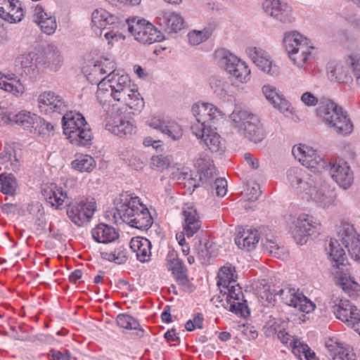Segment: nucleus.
<instances>
[{
  "mask_svg": "<svg viewBox=\"0 0 360 360\" xmlns=\"http://www.w3.org/2000/svg\"><path fill=\"white\" fill-rule=\"evenodd\" d=\"M96 98L106 112H110L112 104L120 103L126 110L130 109L140 111L144 106V101L137 89L131 88V79L128 75H120L112 70L98 83Z\"/></svg>",
  "mask_w": 360,
  "mask_h": 360,
  "instance_id": "nucleus-1",
  "label": "nucleus"
},
{
  "mask_svg": "<svg viewBox=\"0 0 360 360\" xmlns=\"http://www.w3.org/2000/svg\"><path fill=\"white\" fill-rule=\"evenodd\" d=\"M115 209L108 210L105 217L117 224L119 220L140 230L148 229L153 219L148 209L138 197H133L127 192L122 193L114 200Z\"/></svg>",
  "mask_w": 360,
  "mask_h": 360,
  "instance_id": "nucleus-2",
  "label": "nucleus"
},
{
  "mask_svg": "<svg viewBox=\"0 0 360 360\" xmlns=\"http://www.w3.org/2000/svg\"><path fill=\"white\" fill-rule=\"evenodd\" d=\"M286 181L297 194L302 195V198L311 200L319 206L326 207L332 202L326 183L319 174H311L304 168L292 167L286 172Z\"/></svg>",
  "mask_w": 360,
  "mask_h": 360,
  "instance_id": "nucleus-3",
  "label": "nucleus"
},
{
  "mask_svg": "<svg viewBox=\"0 0 360 360\" xmlns=\"http://www.w3.org/2000/svg\"><path fill=\"white\" fill-rule=\"evenodd\" d=\"M316 112L322 122L338 134L347 136L353 131V123L347 112L330 99L322 98Z\"/></svg>",
  "mask_w": 360,
  "mask_h": 360,
  "instance_id": "nucleus-4",
  "label": "nucleus"
},
{
  "mask_svg": "<svg viewBox=\"0 0 360 360\" xmlns=\"http://www.w3.org/2000/svg\"><path fill=\"white\" fill-rule=\"evenodd\" d=\"M62 124L63 133L72 144L84 147L91 145V130L81 113L66 112L63 116Z\"/></svg>",
  "mask_w": 360,
  "mask_h": 360,
  "instance_id": "nucleus-5",
  "label": "nucleus"
},
{
  "mask_svg": "<svg viewBox=\"0 0 360 360\" xmlns=\"http://www.w3.org/2000/svg\"><path fill=\"white\" fill-rule=\"evenodd\" d=\"M230 117L236 127L243 131L244 136L250 141L258 143L264 139V131L257 115L246 110L236 108Z\"/></svg>",
  "mask_w": 360,
  "mask_h": 360,
  "instance_id": "nucleus-6",
  "label": "nucleus"
},
{
  "mask_svg": "<svg viewBox=\"0 0 360 360\" xmlns=\"http://www.w3.org/2000/svg\"><path fill=\"white\" fill-rule=\"evenodd\" d=\"M215 54L219 58V65L231 76L242 83L250 80V70L244 61L224 49L217 50Z\"/></svg>",
  "mask_w": 360,
  "mask_h": 360,
  "instance_id": "nucleus-7",
  "label": "nucleus"
},
{
  "mask_svg": "<svg viewBox=\"0 0 360 360\" xmlns=\"http://www.w3.org/2000/svg\"><path fill=\"white\" fill-rule=\"evenodd\" d=\"M127 24L129 33L136 41L143 44L161 41L164 38L160 30L144 19L128 20Z\"/></svg>",
  "mask_w": 360,
  "mask_h": 360,
  "instance_id": "nucleus-8",
  "label": "nucleus"
},
{
  "mask_svg": "<svg viewBox=\"0 0 360 360\" xmlns=\"http://www.w3.org/2000/svg\"><path fill=\"white\" fill-rule=\"evenodd\" d=\"M66 205V213L68 218L78 226H82L88 221L92 217L96 210L95 202L89 201L84 197L69 200Z\"/></svg>",
  "mask_w": 360,
  "mask_h": 360,
  "instance_id": "nucleus-9",
  "label": "nucleus"
},
{
  "mask_svg": "<svg viewBox=\"0 0 360 360\" xmlns=\"http://www.w3.org/2000/svg\"><path fill=\"white\" fill-rule=\"evenodd\" d=\"M320 229L321 224L314 217L303 214L293 222L290 232L296 242L303 245L307 243L309 236L319 235Z\"/></svg>",
  "mask_w": 360,
  "mask_h": 360,
  "instance_id": "nucleus-10",
  "label": "nucleus"
},
{
  "mask_svg": "<svg viewBox=\"0 0 360 360\" xmlns=\"http://www.w3.org/2000/svg\"><path fill=\"white\" fill-rule=\"evenodd\" d=\"M123 109L124 107H116V104H112L110 112L108 113L115 115L107 121L105 129L120 138H127L135 133V127L130 120L122 117Z\"/></svg>",
  "mask_w": 360,
  "mask_h": 360,
  "instance_id": "nucleus-11",
  "label": "nucleus"
},
{
  "mask_svg": "<svg viewBox=\"0 0 360 360\" xmlns=\"http://www.w3.org/2000/svg\"><path fill=\"white\" fill-rule=\"evenodd\" d=\"M227 291L224 292L226 300L222 306L238 316H245L250 314L247 302L244 300L242 288L238 284H230L224 287Z\"/></svg>",
  "mask_w": 360,
  "mask_h": 360,
  "instance_id": "nucleus-12",
  "label": "nucleus"
},
{
  "mask_svg": "<svg viewBox=\"0 0 360 360\" xmlns=\"http://www.w3.org/2000/svg\"><path fill=\"white\" fill-rule=\"evenodd\" d=\"M330 305L336 318L349 325L354 326L360 323V311L347 300H342L336 295H333Z\"/></svg>",
  "mask_w": 360,
  "mask_h": 360,
  "instance_id": "nucleus-13",
  "label": "nucleus"
},
{
  "mask_svg": "<svg viewBox=\"0 0 360 360\" xmlns=\"http://www.w3.org/2000/svg\"><path fill=\"white\" fill-rule=\"evenodd\" d=\"M276 295H279L285 304L297 308L300 311L307 314L314 311L316 307V305L298 289L286 287L278 290Z\"/></svg>",
  "mask_w": 360,
  "mask_h": 360,
  "instance_id": "nucleus-14",
  "label": "nucleus"
},
{
  "mask_svg": "<svg viewBox=\"0 0 360 360\" xmlns=\"http://www.w3.org/2000/svg\"><path fill=\"white\" fill-rule=\"evenodd\" d=\"M338 233L351 257L360 262V236L356 234L353 226L349 223H342Z\"/></svg>",
  "mask_w": 360,
  "mask_h": 360,
  "instance_id": "nucleus-15",
  "label": "nucleus"
},
{
  "mask_svg": "<svg viewBox=\"0 0 360 360\" xmlns=\"http://www.w3.org/2000/svg\"><path fill=\"white\" fill-rule=\"evenodd\" d=\"M191 110L196 121L208 124L210 128L217 129L223 120L220 110L210 103L194 104Z\"/></svg>",
  "mask_w": 360,
  "mask_h": 360,
  "instance_id": "nucleus-16",
  "label": "nucleus"
},
{
  "mask_svg": "<svg viewBox=\"0 0 360 360\" xmlns=\"http://www.w3.org/2000/svg\"><path fill=\"white\" fill-rule=\"evenodd\" d=\"M39 108L46 113L63 114L67 110L66 101L53 91H44L38 97Z\"/></svg>",
  "mask_w": 360,
  "mask_h": 360,
  "instance_id": "nucleus-17",
  "label": "nucleus"
},
{
  "mask_svg": "<svg viewBox=\"0 0 360 360\" xmlns=\"http://www.w3.org/2000/svg\"><path fill=\"white\" fill-rule=\"evenodd\" d=\"M332 178L344 189L349 188L354 182V174L347 162L339 160L328 163Z\"/></svg>",
  "mask_w": 360,
  "mask_h": 360,
  "instance_id": "nucleus-18",
  "label": "nucleus"
},
{
  "mask_svg": "<svg viewBox=\"0 0 360 360\" xmlns=\"http://www.w3.org/2000/svg\"><path fill=\"white\" fill-rule=\"evenodd\" d=\"M36 56L33 53L20 54L15 59V67L17 70H21L22 75H25L31 81H36L40 77L41 71L36 62Z\"/></svg>",
  "mask_w": 360,
  "mask_h": 360,
  "instance_id": "nucleus-19",
  "label": "nucleus"
},
{
  "mask_svg": "<svg viewBox=\"0 0 360 360\" xmlns=\"http://www.w3.org/2000/svg\"><path fill=\"white\" fill-rule=\"evenodd\" d=\"M247 53L252 60L253 63L262 71L272 76L279 72V68L273 64L269 53L257 47L249 48Z\"/></svg>",
  "mask_w": 360,
  "mask_h": 360,
  "instance_id": "nucleus-20",
  "label": "nucleus"
},
{
  "mask_svg": "<svg viewBox=\"0 0 360 360\" xmlns=\"http://www.w3.org/2000/svg\"><path fill=\"white\" fill-rule=\"evenodd\" d=\"M36 62L41 68L52 71L58 70L63 63V57L54 46H49L40 55L36 57Z\"/></svg>",
  "mask_w": 360,
  "mask_h": 360,
  "instance_id": "nucleus-21",
  "label": "nucleus"
},
{
  "mask_svg": "<svg viewBox=\"0 0 360 360\" xmlns=\"http://www.w3.org/2000/svg\"><path fill=\"white\" fill-rule=\"evenodd\" d=\"M264 8L268 15L283 23H289L293 20L292 8L280 0L266 1L264 4Z\"/></svg>",
  "mask_w": 360,
  "mask_h": 360,
  "instance_id": "nucleus-22",
  "label": "nucleus"
},
{
  "mask_svg": "<svg viewBox=\"0 0 360 360\" xmlns=\"http://www.w3.org/2000/svg\"><path fill=\"white\" fill-rule=\"evenodd\" d=\"M314 50L315 48L313 46H302L300 49L288 52V55L293 64L298 68L303 69L305 71H310L311 65L314 61Z\"/></svg>",
  "mask_w": 360,
  "mask_h": 360,
  "instance_id": "nucleus-23",
  "label": "nucleus"
},
{
  "mask_svg": "<svg viewBox=\"0 0 360 360\" xmlns=\"http://www.w3.org/2000/svg\"><path fill=\"white\" fill-rule=\"evenodd\" d=\"M24 16L21 3L18 0H0V18L10 22H20Z\"/></svg>",
  "mask_w": 360,
  "mask_h": 360,
  "instance_id": "nucleus-24",
  "label": "nucleus"
},
{
  "mask_svg": "<svg viewBox=\"0 0 360 360\" xmlns=\"http://www.w3.org/2000/svg\"><path fill=\"white\" fill-rule=\"evenodd\" d=\"M1 120L6 124L14 123L22 127L23 129L32 127L37 129L39 116L27 111H21L17 114L9 112L2 115Z\"/></svg>",
  "mask_w": 360,
  "mask_h": 360,
  "instance_id": "nucleus-25",
  "label": "nucleus"
},
{
  "mask_svg": "<svg viewBox=\"0 0 360 360\" xmlns=\"http://www.w3.org/2000/svg\"><path fill=\"white\" fill-rule=\"evenodd\" d=\"M183 233L188 238H191L200 229L202 221L197 210L193 206L186 205L183 208Z\"/></svg>",
  "mask_w": 360,
  "mask_h": 360,
  "instance_id": "nucleus-26",
  "label": "nucleus"
},
{
  "mask_svg": "<svg viewBox=\"0 0 360 360\" xmlns=\"http://www.w3.org/2000/svg\"><path fill=\"white\" fill-rule=\"evenodd\" d=\"M148 122L150 127L167 134L173 140H179L183 135L181 126L174 121H165L157 117H153Z\"/></svg>",
  "mask_w": 360,
  "mask_h": 360,
  "instance_id": "nucleus-27",
  "label": "nucleus"
},
{
  "mask_svg": "<svg viewBox=\"0 0 360 360\" xmlns=\"http://www.w3.org/2000/svg\"><path fill=\"white\" fill-rule=\"evenodd\" d=\"M42 194L47 202L50 203L52 207L61 210L63 203H68L70 198L67 193L63 191L62 187L58 186L55 184L44 188Z\"/></svg>",
  "mask_w": 360,
  "mask_h": 360,
  "instance_id": "nucleus-28",
  "label": "nucleus"
},
{
  "mask_svg": "<svg viewBox=\"0 0 360 360\" xmlns=\"http://www.w3.org/2000/svg\"><path fill=\"white\" fill-rule=\"evenodd\" d=\"M33 21L48 35L53 34L57 28L55 17L49 15L40 5H37L34 10Z\"/></svg>",
  "mask_w": 360,
  "mask_h": 360,
  "instance_id": "nucleus-29",
  "label": "nucleus"
},
{
  "mask_svg": "<svg viewBox=\"0 0 360 360\" xmlns=\"http://www.w3.org/2000/svg\"><path fill=\"white\" fill-rule=\"evenodd\" d=\"M117 21V18L116 16L103 8L94 10L91 15L92 28L96 34V29H98L100 32V35L102 34L103 30L110 29V26L115 24Z\"/></svg>",
  "mask_w": 360,
  "mask_h": 360,
  "instance_id": "nucleus-30",
  "label": "nucleus"
},
{
  "mask_svg": "<svg viewBox=\"0 0 360 360\" xmlns=\"http://www.w3.org/2000/svg\"><path fill=\"white\" fill-rule=\"evenodd\" d=\"M92 238L99 243L108 244L119 238L117 230L105 223H99L91 231Z\"/></svg>",
  "mask_w": 360,
  "mask_h": 360,
  "instance_id": "nucleus-31",
  "label": "nucleus"
},
{
  "mask_svg": "<svg viewBox=\"0 0 360 360\" xmlns=\"http://www.w3.org/2000/svg\"><path fill=\"white\" fill-rule=\"evenodd\" d=\"M130 248L136 252V258L141 262H146L150 259L151 243L146 238L134 237L129 243Z\"/></svg>",
  "mask_w": 360,
  "mask_h": 360,
  "instance_id": "nucleus-32",
  "label": "nucleus"
},
{
  "mask_svg": "<svg viewBox=\"0 0 360 360\" xmlns=\"http://www.w3.org/2000/svg\"><path fill=\"white\" fill-rule=\"evenodd\" d=\"M259 238L257 230H243L238 232L235 243L240 249L250 251L256 248Z\"/></svg>",
  "mask_w": 360,
  "mask_h": 360,
  "instance_id": "nucleus-33",
  "label": "nucleus"
},
{
  "mask_svg": "<svg viewBox=\"0 0 360 360\" xmlns=\"http://www.w3.org/2000/svg\"><path fill=\"white\" fill-rule=\"evenodd\" d=\"M262 93L269 102L281 112L285 113L289 110V102L278 94L274 86L264 85L262 87Z\"/></svg>",
  "mask_w": 360,
  "mask_h": 360,
  "instance_id": "nucleus-34",
  "label": "nucleus"
},
{
  "mask_svg": "<svg viewBox=\"0 0 360 360\" xmlns=\"http://www.w3.org/2000/svg\"><path fill=\"white\" fill-rule=\"evenodd\" d=\"M328 356L330 360H355L356 355L352 349L342 343L335 342V345L326 344Z\"/></svg>",
  "mask_w": 360,
  "mask_h": 360,
  "instance_id": "nucleus-35",
  "label": "nucleus"
},
{
  "mask_svg": "<svg viewBox=\"0 0 360 360\" xmlns=\"http://www.w3.org/2000/svg\"><path fill=\"white\" fill-rule=\"evenodd\" d=\"M283 42L287 53L300 49L302 45L303 46H311L307 37L296 31L285 34Z\"/></svg>",
  "mask_w": 360,
  "mask_h": 360,
  "instance_id": "nucleus-36",
  "label": "nucleus"
},
{
  "mask_svg": "<svg viewBox=\"0 0 360 360\" xmlns=\"http://www.w3.org/2000/svg\"><path fill=\"white\" fill-rule=\"evenodd\" d=\"M18 184L15 176L12 173H2L0 174V191L6 195L5 200L8 197H14L17 193Z\"/></svg>",
  "mask_w": 360,
  "mask_h": 360,
  "instance_id": "nucleus-37",
  "label": "nucleus"
},
{
  "mask_svg": "<svg viewBox=\"0 0 360 360\" xmlns=\"http://www.w3.org/2000/svg\"><path fill=\"white\" fill-rule=\"evenodd\" d=\"M333 266L339 267L343 265L346 259L345 250L337 240L330 239L328 247L326 248Z\"/></svg>",
  "mask_w": 360,
  "mask_h": 360,
  "instance_id": "nucleus-38",
  "label": "nucleus"
},
{
  "mask_svg": "<svg viewBox=\"0 0 360 360\" xmlns=\"http://www.w3.org/2000/svg\"><path fill=\"white\" fill-rule=\"evenodd\" d=\"M71 165L72 168L81 172H91L96 165L95 160L89 155L77 154Z\"/></svg>",
  "mask_w": 360,
  "mask_h": 360,
  "instance_id": "nucleus-39",
  "label": "nucleus"
},
{
  "mask_svg": "<svg viewBox=\"0 0 360 360\" xmlns=\"http://www.w3.org/2000/svg\"><path fill=\"white\" fill-rule=\"evenodd\" d=\"M116 322L121 328L137 330L136 335L139 338L143 337L144 330L141 328L139 321L131 316L120 314L117 316Z\"/></svg>",
  "mask_w": 360,
  "mask_h": 360,
  "instance_id": "nucleus-40",
  "label": "nucleus"
},
{
  "mask_svg": "<svg viewBox=\"0 0 360 360\" xmlns=\"http://www.w3.org/2000/svg\"><path fill=\"white\" fill-rule=\"evenodd\" d=\"M236 278L235 268L231 266H224L218 273L217 285L222 288L229 287V285L236 283Z\"/></svg>",
  "mask_w": 360,
  "mask_h": 360,
  "instance_id": "nucleus-41",
  "label": "nucleus"
},
{
  "mask_svg": "<svg viewBox=\"0 0 360 360\" xmlns=\"http://www.w3.org/2000/svg\"><path fill=\"white\" fill-rule=\"evenodd\" d=\"M202 141L212 153L223 151L225 148L223 139L217 132L213 131L212 129L206 134Z\"/></svg>",
  "mask_w": 360,
  "mask_h": 360,
  "instance_id": "nucleus-42",
  "label": "nucleus"
},
{
  "mask_svg": "<svg viewBox=\"0 0 360 360\" xmlns=\"http://www.w3.org/2000/svg\"><path fill=\"white\" fill-rule=\"evenodd\" d=\"M292 153L303 166L304 160H313L315 157L319 155L313 148L302 144L295 146L292 149Z\"/></svg>",
  "mask_w": 360,
  "mask_h": 360,
  "instance_id": "nucleus-43",
  "label": "nucleus"
},
{
  "mask_svg": "<svg viewBox=\"0 0 360 360\" xmlns=\"http://www.w3.org/2000/svg\"><path fill=\"white\" fill-rule=\"evenodd\" d=\"M209 84L214 92L220 97H225L229 94L231 87L228 81L216 75L210 78Z\"/></svg>",
  "mask_w": 360,
  "mask_h": 360,
  "instance_id": "nucleus-44",
  "label": "nucleus"
},
{
  "mask_svg": "<svg viewBox=\"0 0 360 360\" xmlns=\"http://www.w3.org/2000/svg\"><path fill=\"white\" fill-rule=\"evenodd\" d=\"M166 261L167 269L172 271L174 275L180 271H187L183 261L179 258L175 250H171L168 252Z\"/></svg>",
  "mask_w": 360,
  "mask_h": 360,
  "instance_id": "nucleus-45",
  "label": "nucleus"
},
{
  "mask_svg": "<svg viewBox=\"0 0 360 360\" xmlns=\"http://www.w3.org/2000/svg\"><path fill=\"white\" fill-rule=\"evenodd\" d=\"M338 283L342 290L351 298H356L359 295L360 285L350 277H341Z\"/></svg>",
  "mask_w": 360,
  "mask_h": 360,
  "instance_id": "nucleus-46",
  "label": "nucleus"
},
{
  "mask_svg": "<svg viewBox=\"0 0 360 360\" xmlns=\"http://www.w3.org/2000/svg\"><path fill=\"white\" fill-rule=\"evenodd\" d=\"M262 244L264 251L276 257L281 256V248L276 243L271 233H266L264 237L262 238Z\"/></svg>",
  "mask_w": 360,
  "mask_h": 360,
  "instance_id": "nucleus-47",
  "label": "nucleus"
},
{
  "mask_svg": "<svg viewBox=\"0 0 360 360\" xmlns=\"http://www.w3.org/2000/svg\"><path fill=\"white\" fill-rule=\"evenodd\" d=\"M212 34V30L205 28L201 31L192 30L188 32V41L191 45L196 46L205 41Z\"/></svg>",
  "mask_w": 360,
  "mask_h": 360,
  "instance_id": "nucleus-48",
  "label": "nucleus"
},
{
  "mask_svg": "<svg viewBox=\"0 0 360 360\" xmlns=\"http://www.w3.org/2000/svg\"><path fill=\"white\" fill-rule=\"evenodd\" d=\"M166 26L170 32H177L181 30L184 26V19L178 13H171L165 18Z\"/></svg>",
  "mask_w": 360,
  "mask_h": 360,
  "instance_id": "nucleus-49",
  "label": "nucleus"
},
{
  "mask_svg": "<svg viewBox=\"0 0 360 360\" xmlns=\"http://www.w3.org/2000/svg\"><path fill=\"white\" fill-rule=\"evenodd\" d=\"M304 166L310 169L313 174H319L318 173L328 168V163L319 155L313 160H304Z\"/></svg>",
  "mask_w": 360,
  "mask_h": 360,
  "instance_id": "nucleus-50",
  "label": "nucleus"
},
{
  "mask_svg": "<svg viewBox=\"0 0 360 360\" xmlns=\"http://www.w3.org/2000/svg\"><path fill=\"white\" fill-rule=\"evenodd\" d=\"M0 89H4L6 91L11 92L13 94L22 93L24 90L23 85L14 78H9L8 82L0 79Z\"/></svg>",
  "mask_w": 360,
  "mask_h": 360,
  "instance_id": "nucleus-51",
  "label": "nucleus"
},
{
  "mask_svg": "<svg viewBox=\"0 0 360 360\" xmlns=\"http://www.w3.org/2000/svg\"><path fill=\"white\" fill-rule=\"evenodd\" d=\"M271 330L274 331V333L276 335L277 338L282 343L289 345L292 347H297L294 339L287 332H285L284 329H280V326L276 324V323H274V324L271 326Z\"/></svg>",
  "mask_w": 360,
  "mask_h": 360,
  "instance_id": "nucleus-52",
  "label": "nucleus"
},
{
  "mask_svg": "<svg viewBox=\"0 0 360 360\" xmlns=\"http://www.w3.org/2000/svg\"><path fill=\"white\" fill-rule=\"evenodd\" d=\"M103 255L105 259L118 264L125 263L128 259L127 250L123 248H117L113 252H105Z\"/></svg>",
  "mask_w": 360,
  "mask_h": 360,
  "instance_id": "nucleus-53",
  "label": "nucleus"
},
{
  "mask_svg": "<svg viewBox=\"0 0 360 360\" xmlns=\"http://www.w3.org/2000/svg\"><path fill=\"white\" fill-rule=\"evenodd\" d=\"M347 63L352 68L356 83L360 86V56L357 53L349 56Z\"/></svg>",
  "mask_w": 360,
  "mask_h": 360,
  "instance_id": "nucleus-54",
  "label": "nucleus"
},
{
  "mask_svg": "<svg viewBox=\"0 0 360 360\" xmlns=\"http://www.w3.org/2000/svg\"><path fill=\"white\" fill-rule=\"evenodd\" d=\"M213 128L208 127V124L196 121L191 125V129L192 133L198 138L203 140L206 134L209 133Z\"/></svg>",
  "mask_w": 360,
  "mask_h": 360,
  "instance_id": "nucleus-55",
  "label": "nucleus"
},
{
  "mask_svg": "<svg viewBox=\"0 0 360 360\" xmlns=\"http://www.w3.org/2000/svg\"><path fill=\"white\" fill-rule=\"evenodd\" d=\"M213 164V160L210 158L209 155L205 153L199 154L194 162V165L198 168V172L207 169L208 167H211Z\"/></svg>",
  "mask_w": 360,
  "mask_h": 360,
  "instance_id": "nucleus-56",
  "label": "nucleus"
},
{
  "mask_svg": "<svg viewBox=\"0 0 360 360\" xmlns=\"http://www.w3.org/2000/svg\"><path fill=\"white\" fill-rule=\"evenodd\" d=\"M173 162L172 155H160L152 158V164L160 169H165L169 167Z\"/></svg>",
  "mask_w": 360,
  "mask_h": 360,
  "instance_id": "nucleus-57",
  "label": "nucleus"
},
{
  "mask_svg": "<svg viewBox=\"0 0 360 360\" xmlns=\"http://www.w3.org/2000/svg\"><path fill=\"white\" fill-rule=\"evenodd\" d=\"M211 246L212 244H210L209 241L205 240L202 242L201 240H199L198 244L195 243V245L199 257L203 259H209L211 257L212 254L210 250Z\"/></svg>",
  "mask_w": 360,
  "mask_h": 360,
  "instance_id": "nucleus-58",
  "label": "nucleus"
},
{
  "mask_svg": "<svg viewBox=\"0 0 360 360\" xmlns=\"http://www.w3.org/2000/svg\"><path fill=\"white\" fill-rule=\"evenodd\" d=\"M200 174V181L202 182H206L212 184V181L217 176L216 168L214 165L211 167H208L207 169L198 172Z\"/></svg>",
  "mask_w": 360,
  "mask_h": 360,
  "instance_id": "nucleus-59",
  "label": "nucleus"
},
{
  "mask_svg": "<svg viewBox=\"0 0 360 360\" xmlns=\"http://www.w3.org/2000/svg\"><path fill=\"white\" fill-rule=\"evenodd\" d=\"M214 187L216 191V195L219 197H224L227 192V181L224 178H216L214 181Z\"/></svg>",
  "mask_w": 360,
  "mask_h": 360,
  "instance_id": "nucleus-60",
  "label": "nucleus"
},
{
  "mask_svg": "<svg viewBox=\"0 0 360 360\" xmlns=\"http://www.w3.org/2000/svg\"><path fill=\"white\" fill-rule=\"evenodd\" d=\"M322 98H323L319 100L317 97H316L312 93L309 91H306L301 96L302 102L309 107L315 106L317 104L319 105Z\"/></svg>",
  "mask_w": 360,
  "mask_h": 360,
  "instance_id": "nucleus-61",
  "label": "nucleus"
},
{
  "mask_svg": "<svg viewBox=\"0 0 360 360\" xmlns=\"http://www.w3.org/2000/svg\"><path fill=\"white\" fill-rule=\"evenodd\" d=\"M48 355L51 356L52 360H72V356L68 350H65L64 352L51 349Z\"/></svg>",
  "mask_w": 360,
  "mask_h": 360,
  "instance_id": "nucleus-62",
  "label": "nucleus"
},
{
  "mask_svg": "<svg viewBox=\"0 0 360 360\" xmlns=\"http://www.w3.org/2000/svg\"><path fill=\"white\" fill-rule=\"evenodd\" d=\"M37 127H39V131L40 134H46V132H50L53 130V126L40 117H39L37 120Z\"/></svg>",
  "mask_w": 360,
  "mask_h": 360,
  "instance_id": "nucleus-63",
  "label": "nucleus"
},
{
  "mask_svg": "<svg viewBox=\"0 0 360 360\" xmlns=\"http://www.w3.org/2000/svg\"><path fill=\"white\" fill-rule=\"evenodd\" d=\"M343 68L342 67H336L335 68V72L337 75L336 78L340 83H348L352 80L350 76L347 74L343 75Z\"/></svg>",
  "mask_w": 360,
  "mask_h": 360,
  "instance_id": "nucleus-64",
  "label": "nucleus"
}]
</instances>
